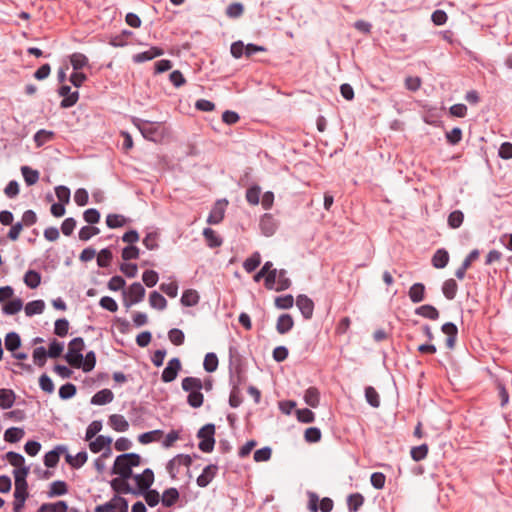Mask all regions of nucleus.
<instances>
[{
    "mask_svg": "<svg viewBox=\"0 0 512 512\" xmlns=\"http://www.w3.org/2000/svg\"><path fill=\"white\" fill-rule=\"evenodd\" d=\"M182 389L188 393L187 403L193 408H199L203 405L204 395L201 390L203 388V382L197 377H185L181 383Z\"/></svg>",
    "mask_w": 512,
    "mask_h": 512,
    "instance_id": "1",
    "label": "nucleus"
},
{
    "mask_svg": "<svg viewBox=\"0 0 512 512\" xmlns=\"http://www.w3.org/2000/svg\"><path fill=\"white\" fill-rule=\"evenodd\" d=\"M140 462L141 457L136 453L121 454L115 459L112 473L123 479H129L132 476V468L139 466Z\"/></svg>",
    "mask_w": 512,
    "mask_h": 512,
    "instance_id": "2",
    "label": "nucleus"
},
{
    "mask_svg": "<svg viewBox=\"0 0 512 512\" xmlns=\"http://www.w3.org/2000/svg\"><path fill=\"white\" fill-rule=\"evenodd\" d=\"M133 124L138 128L142 136L149 141L157 142L163 137V133L160 131V123L134 118Z\"/></svg>",
    "mask_w": 512,
    "mask_h": 512,
    "instance_id": "3",
    "label": "nucleus"
},
{
    "mask_svg": "<svg viewBox=\"0 0 512 512\" xmlns=\"http://www.w3.org/2000/svg\"><path fill=\"white\" fill-rule=\"evenodd\" d=\"M84 340L81 337L73 338L68 345V352L65 355L66 361L74 368H80L82 365L84 349Z\"/></svg>",
    "mask_w": 512,
    "mask_h": 512,
    "instance_id": "4",
    "label": "nucleus"
},
{
    "mask_svg": "<svg viewBox=\"0 0 512 512\" xmlns=\"http://www.w3.org/2000/svg\"><path fill=\"white\" fill-rule=\"evenodd\" d=\"M214 434V424H206L198 431L197 437L201 439V441L198 444V447L202 452L209 453L213 451L215 445Z\"/></svg>",
    "mask_w": 512,
    "mask_h": 512,
    "instance_id": "5",
    "label": "nucleus"
},
{
    "mask_svg": "<svg viewBox=\"0 0 512 512\" xmlns=\"http://www.w3.org/2000/svg\"><path fill=\"white\" fill-rule=\"evenodd\" d=\"M146 291L139 282L132 283L127 290H123L124 305L129 308L132 305L140 303L145 297Z\"/></svg>",
    "mask_w": 512,
    "mask_h": 512,
    "instance_id": "6",
    "label": "nucleus"
},
{
    "mask_svg": "<svg viewBox=\"0 0 512 512\" xmlns=\"http://www.w3.org/2000/svg\"><path fill=\"white\" fill-rule=\"evenodd\" d=\"M192 464V458L186 454H178L172 458L166 465V470L171 478H176L182 466L189 468Z\"/></svg>",
    "mask_w": 512,
    "mask_h": 512,
    "instance_id": "7",
    "label": "nucleus"
},
{
    "mask_svg": "<svg viewBox=\"0 0 512 512\" xmlns=\"http://www.w3.org/2000/svg\"><path fill=\"white\" fill-rule=\"evenodd\" d=\"M181 370V362L179 358L174 357L170 359L167 366L164 368L161 374V380L165 383L172 382L176 379L179 371Z\"/></svg>",
    "mask_w": 512,
    "mask_h": 512,
    "instance_id": "8",
    "label": "nucleus"
},
{
    "mask_svg": "<svg viewBox=\"0 0 512 512\" xmlns=\"http://www.w3.org/2000/svg\"><path fill=\"white\" fill-rule=\"evenodd\" d=\"M227 204H228V201L225 199L218 200L212 207V209L208 215L207 222L211 225L219 224L224 218L225 209H226Z\"/></svg>",
    "mask_w": 512,
    "mask_h": 512,
    "instance_id": "9",
    "label": "nucleus"
},
{
    "mask_svg": "<svg viewBox=\"0 0 512 512\" xmlns=\"http://www.w3.org/2000/svg\"><path fill=\"white\" fill-rule=\"evenodd\" d=\"M58 93L61 97H63V100L60 103L62 108H70L74 106L79 99V92H72L70 86L67 85L61 86L58 90Z\"/></svg>",
    "mask_w": 512,
    "mask_h": 512,
    "instance_id": "10",
    "label": "nucleus"
},
{
    "mask_svg": "<svg viewBox=\"0 0 512 512\" xmlns=\"http://www.w3.org/2000/svg\"><path fill=\"white\" fill-rule=\"evenodd\" d=\"M67 452V447L64 445H57L53 450L44 455V465L47 468H54L57 466L60 456Z\"/></svg>",
    "mask_w": 512,
    "mask_h": 512,
    "instance_id": "11",
    "label": "nucleus"
},
{
    "mask_svg": "<svg viewBox=\"0 0 512 512\" xmlns=\"http://www.w3.org/2000/svg\"><path fill=\"white\" fill-rule=\"evenodd\" d=\"M296 306L305 319H310L312 317L314 311V303L308 296L303 294L298 295L296 299Z\"/></svg>",
    "mask_w": 512,
    "mask_h": 512,
    "instance_id": "12",
    "label": "nucleus"
},
{
    "mask_svg": "<svg viewBox=\"0 0 512 512\" xmlns=\"http://www.w3.org/2000/svg\"><path fill=\"white\" fill-rule=\"evenodd\" d=\"M218 471V466L214 464H210L206 466L202 473L197 477V485L199 487H206L208 486L211 481L214 479Z\"/></svg>",
    "mask_w": 512,
    "mask_h": 512,
    "instance_id": "13",
    "label": "nucleus"
},
{
    "mask_svg": "<svg viewBox=\"0 0 512 512\" xmlns=\"http://www.w3.org/2000/svg\"><path fill=\"white\" fill-rule=\"evenodd\" d=\"M259 226H260L261 232L265 236L269 237L275 233V231L277 229V222L271 214H264L260 218Z\"/></svg>",
    "mask_w": 512,
    "mask_h": 512,
    "instance_id": "14",
    "label": "nucleus"
},
{
    "mask_svg": "<svg viewBox=\"0 0 512 512\" xmlns=\"http://www.w3.org/2000/svg\"><path fill=\"white\" fill-rule=\"evenodd\" d=\"M134 479L141 490H147L154 482V473L146 468L141 474L135 475Z\"/></svg>",
    "mask_w": 512,
    "mask_h": 512,
    "instance_id": "15",
    "label": "nucleus"
},
{
    "mask_svg": "<svg viewBox=\"0 0 512 512\" xmlns=\"http://www.w3.org/2000/svg\"><path fill=\"white\" fill-rule=\"evenodd\" d=\"M163 50L158 47H150L148 50L133 55V61L135 63H143L152 60L163 54Z\"/></svg>",
    "mask_w": 512,
    "mask_h": 512,
    "instance_id": "16",
    "label": "nucleus"
},
{
    "mask_svg": "<svg viewBox=\"0 0 512 512\" xmlns=\"http://www.w3.org/2000/svg\"><path fill=\"white\" fill-rule=\"evenodd\" d=\"M111 443H112L111 437L99 435L95 438L94 441L90 442L89 448L93 453H99L105 448H107L108 451H110Z\"/></svg>",
    "mask_w": 512,
    "mask_h": 512,
    "instance_id": "17",
    "label": "nucleus"
},
{
    "mask_svg": "<svg viewBox=\"0 0 512 512\" xmlns=\"http://www.w3.org/2000/svg\"><path fill=\"white\" fill-rule=\"evenodd\" d=\"M65 454V460L66 462L74 469L81 468L88 459V455L86 451H80L75 456L68 453V451Z\"/></svg>",
    "mask_w": 512,
    "mask_h": 512,
    "instance_id": "18",
    "label": "nucleus"
},
{
    "mask_svg": "<svg viewBox=\"0 0 512 512\" xmlns=\"http://www.w3.org/2000/svg\"><path fill=\"white\" fill-rule=\"evenodd\" d=\"M294 326V320L290 314H281L276 323V330L279 334L288 333Z\"/></svg>",
    "mask_w": 512,
    "mask_h": 512,
    "instance_id": "19",
    "label": "nucleus"
},
{
    "mask_svg": "<svg viewBox=\"0 0 512 512\" xmlns=\"http://www.w3.org/2000/svg\"><path fill=\"white\" fill-rule=\"evenodd\" d=\"M16 395L12 389H0V408L3 410L10 409L15 402Z\"/></svg>",
    "mask_w": 512,
    "mask_h": 512,
    "instance_id": "20",
    "label": "nucleus"
},
{
    "mask_svg": "<svg viewBox=\"0 0 512 512\" xmlns=\"http://www.w3.org/2000/svg\"><path fill=\"white\" fill-rule=\"evenodd\" d=\"M70 64L74 71H80L85 67H89V60L86 55L80 52L72 53L69 56Z\"/></svg>",
    "mask_w": 512,
    "mask_h": 512,
    "instance_id": "21",
    "label": "nucleus"
},
{
    "mask_svg": "<svg viewBox=\"0 0 512 512\" xmlns=\"http://www.w3.org/2000/svg\"><path fill=\"white\" fill-rule=\"evenodd\" d=\"M114 394L109 389H102L95 393L91 398L93 405H105L113 401Z\"/></svg>",
    "mask_w": 512,
    "mask_h": 512,
    "instance_id": "22",
    "label": "nucleus"
},
{
    "mask_svg": "<svg viewBox=\"0 0 512 512\" xmlns=\"http://www.w3.org/2000/svg\"><path fill=\"white\" fill-rule=\"evenodd\" d=\"M109 424L117 432H126L129 429L128 421L120 414H112L109 417Z\"/></svg>",
    "mask_w": 512,
    "mask_h": 512,
    "instance_id": "23",
    "label": "nucleus"
},
{
    "mask_svg": "<svg viewBox=\"0 0 512 512\" xmlns=\"http://www.w3.org/2000/svg\"><path fill=\"white\" fill-rule=\"evenodd\" d=\"M199 293L194 289H187L183 292L181 297V304L185 307H193L199 303Z\"/></svg>",
    "mask_w": 512,
    "mask_h": 512,
    "instance_id": "24",
    "label": "nucleus"
},
{
    "mask_svg": "<svg viewBox=\"0 0 512 512\" xmlns=\"http://www.w3.org/2000/svg\"><path fill=\"white\" fill-rule=\"evenodd\" d=\"M409 298L413 303L422 302L425 299V286L422 283H414L408 292Z\"/></svg>",
    "mask_w": 512,
    "mask_h": 512,
    "instance_id": "25",
    "label": "nucleus"
},
{
    "mask_svg": "<svg viewBox=\"0 0 512 512\" xmlns=\"http://www.w3.org/2000/svg\"><path fill=\"white\" fill-rule=\"evenodd\" d=\"M415 314L430 320L439 318V311L432 305L425 304L415 309Z\"/></svg>",
    "mask_w": 512,
    "mask_h": 512,
    "instance_id": "26",
    "label": "nucleus"
},
{
    "mask_svg": "<svg viewBox=\"0 0 512 512\" xmlns=\"http://www.w3.org/2000/svg\"><path fill=\"white\" fill-rule=\"evenodd\" d=\"M203 236L206 240L207 246L210 248L220 247L223 243L222 238L209 227L203 230Z\"/></svg>",
    "mask_w": 512,
    "mask_h": 512,
    "instance_id": "27",
    "label": "nucleus"
},
{
    "mask_svg": "<svg viewBox=\"0 0 512 512\" xmlns=\"http://www.w3.org/2000/svg\"><path fill=\"white\" fill-rule=\"evenodd\" d=\"M303 398L308 406L316 408L320 403V392L316 387H309L305 391Z\"/></svg>",
    "mask_w": 512,
    "mask_h": 512,
    "instance_id": "28",
    "label": "nucleus"
},
{
    "mask_svg": "<svg viewBox=\"0 0 512 512\" xmlns=\"http://www.w3.org/2000/svg\"><path fill=\"white\" fill-rule=\"evenodd\" d=\"M449 262V254L445 249H438L432 257V265L437 269H442Z\"/></svg>",
    "mask_w": 512,
    "mask_h": 512,
    "instance_id": "29",
    "label": "nucleus"
},
{
    "mask_svg": "<svg viewBox=\"0 0 512 512\" xmlns=\"http://www.w3.org/2000/svg\"><path fill=\"white\" fill-rule=\"evenodd\" d=\"M231 382L233 383V390L229 396V404L233 408H237L242 403V398L239 395V390L237 389V385L240 384V375H237V379L235 376H231Z\"/></svg>",
    "mask_w": 512,
    "mask_h": 512,
    "instance_id": "30",
    "label": "nucleus"
},
{
    "mask_svg": "<svg viewBox=\"0 0 512 512\" xmlns=\"http://www.w3.org/2000/svg\"><path fill=\"white\" fill-rule=\"evenodd\" d=\"M45 309V302L43 300H34L28 302L24 308L25 314L28 317H32L37 314L43 313Z\"/></svg>",
    "mask_w": 512,
    "mask_h": 512,
    "instance_id": "31",
    "label": "nucleus"
},
{
    "mask_svg": "<svg viewBox=\"0 0 512 512\" xmlns=\"http://www.w3.org/2000/svg\"><path fill=\"white\" fill-rule=\"evenodd\" d=\"M21 173H22L25 183L28 186H32V185L36 184L40 177L39 172L37 170L30 168L29 166H22Z\"/></svg>",
    "mask_w": 512,
    "mask_h": 512,
    "instance_id": "32",
    "label": "nucleus"
},
{
    "mask_svg": "<svg viewBox=\"0 0 512 512\" xmlns=\"http://www.w3.org/2000/svg\"><path fill=\"white\" fill-rule=\"evenodd\" d=\"M162 435H163L162 430H159V429L152 430V431L140 434L138 436V441L143 445H147L149 443L159 441L160 438L162 437Z\"/></svg>",
    "mask_w": 512,
    "mask_h": 512,
    "instance_id": "33",
    "label": "nucleus"
},
{
    "mask_svg": "<svg viewBox=\"0 0 512 512\" xmlns=\"http://www.w3.org/2000/svg\"><path fill=\"white\" fill-rule=\"evenodd\" d=\"M364 504V497L360 493H353L347 497V506L349 512H357Z\"/></svg>",
    "mask_w": 512,
    "mask_h": 512,
    "instance_id": "34",
    "label": "nucleus"
},
{
    "mask_svg": "<svg viewBox=\"0 0 512 512\" xmlns=\"http://www.w3.org/2000/svg\"><path fill=\"white\" fill-rule=\"evenodd\" d=\"M24 283L30 289L37 288L41 283V275L35 270H28L24 275Z\"/></svg>",
    "mask_w": 512,
    "mask_h": 512,
    "instance_id": "35",
    "label": "nucleus"
},
{
    "mask_svg": "<svg viewBox=\"0 0 512 512\" xmlns=\"http://www.w3.org/2000/svg\"><path fill=\"white\" fill-rule=\"evenodd\" d=\"M149 304L154 309L164 310L167 306V300L159 292L153 291L149 295Z\"/></svg>",
    "mask_w": 512,
    "mask_h": 512,
    "instance_id": "36",
    "label": "nucleus"
},
{
    "mask_svg": "<svg viewBox=\"0 0 512 512\" xmlns=\"http://www.w3.org/2000/svg\"><path fill=\"white\" fill-rule=\"evenodd\" d=\"M68 492V486L66 482L57 480L50 484V489L48 492L49 497H56L65 495Z\"/></svg>",
    "mask_w": 512,
    "mask_h": 512,
    "instance_id": "37",
    "label": "nucleus"
},
{
    "mask_svg": "<svg viewBox=\"0 0 512 512\" xmlns=\"http://www.w3.org/2000/svg\"><path fill=\"white\" fill-rule=\"evenodd\" d=\"M24 434L25 432L22 428L11 427L5 431L4 440L9 443H16L23 438Z\"/></svg>",
    "mask_w": 512,
    "mask_h": 512,
    "instance_id": "38",
    "label": "nucleus"
},
{
    "mask_svg": "<svg viewBox=\"0 0 512 512\" xmlns=\"http://www.w3.org/2000/svg\"><path fill=\"white\" fill-rule=\"evenodd\" d=\"M458 285L454 279L444 281L442 293L448 300H453L457 294Z\"/></svg>",
    "mask_w": 512,
    "mask_h": 512,
    "instance_id": "39",
    "label": "nucleus"
},
{
    "mask_svg": "<svg viewBox=\"0 0 512 512\" xmlns=\"http://www.w3.org/2000/svg\"><path fill=\"white\" fill-rule=\"evenodd\" d=\"M110 484H111L112 489L118 493H124V494L135 493V491L127 483V479L115 478L111 481Z\"/></svg>",
    "mask_w": 512,
    "mask_h": 512,
    "instance_id": "40",
    "label": "nucleus"
},
{
    "mask_svg": "<svg viewBox=\"0 0 512 512\" xmlns=\"http://www.w3.org/2000/svg\"><path fill=\"white\" fill-rule=\"evenodd\" d=\"M22 308H23L22 300L20 298H15V299H12L11 301H9L8 303H6L2 307V311L6 315H14V314L18 313L19 311H21Z\"/></svg>",
    "mask_w": 512,
    "mask_h": 512,
    "instance_id": "41",
    "label": "nucleus"
},
{
    "mask_svg": "<svg viewBox=\"0 0 512 512\" xmlns=\"http://www.w3.org/2000/svg\"><path fill=\"white\" fill-rule=\"evenodd\" d=\"M20 345L21 339L16 332H10L5 336V347L7 350L14 352Z\"/></svg>",
    "mask_w": 512,
    "mask_h": 512,
    "instance_id": "42",
    "label": "nucleus"
},
{
    "mask_svg": "<svg viewBox=\"0 0 512 512\" xmlns=\"http://www.w3.org/2000/svg\"><path fill=\"white\" fill-rule=\"evenodd\" d=\"M67 504L64 501L45 503L40 506V512H67Z\"/></svg>",
    "mask_w": 512,
    "mask_h": 512,
    "instance_id": "43",
    "label": "nucleus"
},
{
    "mask_svg": "<svg viewBox=\"0 0 512 512\" xmlns=\"http://www.w3.org/2000/svg\"><path fill=\"white\" fill-rule=\"evenodd\" d=\"M261 263V256L259 252H254L243 263V268L247 273L253 272Z\"/></svg>",
    "mask_w": 512,
    "mask_h": 512,
    "instance_id": "44",
    "label": "nucleus"
},
{
    "mask_svg": "<svg viewBox=\"0 0 512 512\" xmlns=\"http://www.w3.org/2000/svg\"><path fill=\"white\" fill-rule=\"evenodd\" d=\"M179 498V492L176 488L166 489L162 495V504L166 507L172 506Z\"/></svg>",
    "mask_w": 512,
    "mask_h": 512,
    "instance_id": "45",
    "label": "nucleus"
},
{
    "mask_svg": "<svg viewBox=\"0 0 512 512\" xmlns=\"http://www.w3.org/2000/svg\"><path fill=\"white\" fill-rule=\"evenodd\" d=\"M261 188L258 185H253L246 191V200L251 205H258L260 203Z\"/></svg>",
    "mask_w": 512,
    "mask_h": 512,
    "instance_id": "46",
    "label": "nucleus"
},
{
    "mask_svg": "<svg viewBox=\"0 0 512 512\" xmlns=\"http://www.w3.org/2000/svg\"><path fill=\"white\" fill-rule=\"evenodd\" d=\"M203 367L205 371L212 373L218 368V358L213 352L207 353L204 358Z\"/></svg>",
    "mask_w": 512,
    "mask_h": 512,
    "instance_id": "47",
    "label": "nucleus"
},
{
    "mask_svg": "<svg viewBox=\"0 0 512 512\" xmlns=\"http://www.w3.org/2000/svg\"><path fill=\"white\" fill-rule=\"evenodd\" d=\"M365 398L369 405L374 408H378L380 406V397L378 392L372 386H368L365 388Z\"/></svg>",
    "mask_w": 512,
    "mask_h": 512,
    "instance_id": "48",
    "label": "nucleus"
},
{
    "mask_svg": "<svg viewBox=\"0 0 512 512\" xmlns=\"http://www.w3.org/2000/svg\"><path fill=\"white\" fill-rule=\"evenodd\" d=\"M276 281H277V285L275 288L276 291H283V290L288 289L291 286V281L287 277V272L284 269L278 270Z\"/></svg>",
    "mask_w": 512,
    "mask_h": 512,
    "instance_id": "49",
    "label": "nucleus"
},
{
    "mask_svg": "<svg viewBox=\"0 0 512 512\" xmlns=\"http://www.w3.org/2000/svg\"><path fill=\"white\" fill-rule=\"evenodd\" d=\"M30 468L29 466L20 467L18 469H14L13 475L15 480V485H28L26 478L29 474Z\"/></svg>",
    "mask_w": 512,
    "mask_h": 512,
    "instance_id": "50",
    "label": "nucleus"
},
{
    "mask_svg": "<svg viewBox=\"0 0 512 512\" xmlns=\"http://www.w3.org/2000/svg\"><path fill=\"white\" fill-rule=\"evenodd\" d=\"M106 224L109 228H119L126 224V218L120 214H109L106 217Z\"/></svg>",
    "mask_w": 512,
    "mask_h": 512,
    "instance_id": "51",
    "label": "nucleus"
},
{
    "mask_svg": "<svg viewBox=\"0 0 512 512\" xmlns=\"http://www.w3.org/2000/svg\"><path fill=\"white\" fill-rule=\"evenodd\" d=\"M6 460L9 462L10 465L15 467V469L26 466L25 458L21 454L13 451H9L6 453Z\"/></svg>",
    "mask_w": 512,
    "mask_h": 512,
    "instance_id": "52",
    "label": "nucleus"
},
{
    "mask_svg": "<svg viewBox=\"0 0 512 512\" xmlns=\"http://www.w3.org/2000/svg\"><path fill=\"white\" fill-rule=\"evenodd\" d=\"M112 260V252L108 249H102L97 254V265L101 268H106L110 265Z\"/></svg>",
    "mask_w": 512,
    "mask_h": 512,
    "instance_id": "53",
    "label": "nucleus"
},
{
    "mask_svg": "<svg viewBox=\"0 0 512 512\" xmlns=\"http://www.w3.org/2000/svg\"><path fill=\"white\" fill-rule=\"evenodd\" d=\"M464 220V214L460 210H455L451 212L448 216V225L453 228H459Z\"/></svg>",
    "mask_w": 512,
    "mask_h": 512,
    "instance_id": "54",
    "label": "nucleus"
},
{
    "mask_svg": "<svg viewBox=\"0 0 512 512\" xmlns=\"http://www.w3.org/2000/svg\"><path fill=\"white\" fill-rule=\"evenodd\" d=\"M411 458L414 461H421L427 457L428 454V446L426 444H422L416 447H413L410 451Z\"/></svg>",
    "mask_w": 512,
    "mask_h": 512,
    "instance_id": "55",
    "label": "nucleus"
},
{
    "mask_svg": "<svg viewBox=\"0 0 512 512\" xmlns=\"http://www.w3.org/2000/svg\"><path fill=\"white\" fill-rule=\"evenodd\" d=\"M294 304V298L291 294L278 296L275 298V306L278 309H289Z\"/></svg>",
    "mask_w": 512,
    "mask_h": 512,
    "instance_id": "56",
    "label": "nucleus"
},
{
    "mask_svg": "<svg viewBox=\"0 0 512 512\" xmlns=\"http://www.w3.org/2000/svg\"><path fill=\"white\" fill-rule=\"evenodd\" d=\"M69 322L67 319L62 318L55 321L54 333L59 337H64L68 334Z\"/></svg>",
    "mask_w": 512,
    "mask_h": 512,
    "instance_id": "57",
    "label": "nucleus"
},
{
    "mask_svg": "<svg viewBox=\"0 0 512 512\" xmlns=\"http://www.w3.org/2000/svg\"><path fill=\"white\" fill-rule=\"evenodd\" d=\"M96 365V356L93 351H89L85 358L82 359V365L80 368L83 369L84 372H90L94 369Z\"/></svg>",
    "mask_w": 512,
    "mask_h": 512,
    "instance_id": "58",
    "label": "nucleus"
},
{
    "mask_svg": "<svg viewBox=\"0 0 512 512\" xmlns=\"http://www.w3.org/2000/svg\"><path fill=\"white\" fill-rule=\"evenodd\" d=\"M52 137H53V132L47 131L45 129H41L35 133L34 141H35L36 145L39 147V146H42L43 144H45L46 142L50 141L52 139Z\"/></svg>",
    "mask_w": 512,
    "mask_h": 512,
    "instance_id": "59",
    "label": "nucleus"
},
{
    "mask_svg": "<svg viewBox=\"0 0 512 512\" xmlns=\"http://www.w3.org/2000/svg\"><path fill=\"white\" fill-rule=\"evenodd\" d=\"M47 356H48L47 351L42 346L35 348L33 351L34 363L36 365H38L39 367H42L45 365Z\"/></svg>",
    "mask_w": 512,
    "mask_h": 512,
    "instance_id": "60",
    "label": "nucleus"
},
{
    "mask_svg": "<svg viewBox=\"0 0 512 512\" xmlns=\"http://www.w3.org/2000/svg\"><path fill=\"white\" fill-rule=\"evenodd\" d=\"M244 12V6L241 3L235 2L226 8V15L229 18H239Z\"/></svg>",
    "mask_w": 512,
    "mask_h": 512,
    "instance_id": "61",
    "label": "nucleus"
},
{
    "mask_svg": "<svg viewBox=\"0 0 512 512\" xmlns=\"http://www.w3.org/2000/svg\"><path fill=\"white\" fill-rule=\"evenodd\" d=\"M76 394V386L72 383H66L59 389V397L63 400L72 398Z\"/></svg>",
    "mask_w": 512,
    "mask_h": 512,
    "instance_id": "62",
    "label": "nucleus"
},
{
    "mask_svg": "<svg viewBox=\"0 0 512 512\" xmlns=\"http://www.w3.org/2000/svg\"><path fill=\"white\" fill-rule=\"evenodd\" d=\"M99 229L93 226H83L79 231V239L82 241H88L93 236L99 234Z\"/></svg>",
    "mask_w": 512,
    "mask_h": 512,
    "instance_id": "63",
    "label": "nucleus"
},
{
    "mask_svg": "<svg viewBox=\"0 0 512 512\" xmlns=\"http://www.w3.org/2000/svg\"><path fill=\"white\" fill-rule=\"evenodd\" d=\"M143 245L148 250H155L158 248V234L156 232H149L143 239Z\"/></svg>",
    "mask_w": 512,
    "mask_h": 512,
    "instance_id": "64",
    "label": "nucleus"
}]
</instances>
